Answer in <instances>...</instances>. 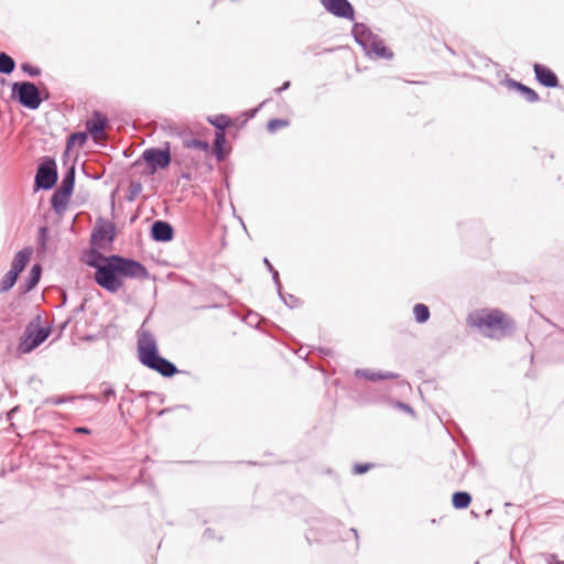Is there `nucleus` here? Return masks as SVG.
<instances>
[{"mask_svg": "<svg viewBox=\"0 0 564 564\" xmlns=\"http://www.w3.org/2000/svg\"><path fill=\"white\" fill-rule=\"evenodd\" d=\"M90 265L96 268V283L111 293H116L122 288V276L143 279L148 275L143 264L120 256H110L105 258L102 263L90 262Z\"/></svg>", "mask_w": 564, "mask_h": 564, "instance_id": "1", "label": "nucleus"}, {"mask_svg": "<svg viewBox=\"0 0 564 564\" xmlns=\"http://www.w3.org/2000/svg\"><path fill=\"white\" fill-rule=\"evenodd\" d=\"M138 358L143 366L158 371L164 377H172L177 372L176 367L171 361L159 355L153 334L144 328L138 330Z\"/></svg>", "mask_w": 564, "mask_h": 564, "instance_id": "2", "label": "nucleus"}, {"mask_svg": "<svg viewBox=\"0 0 564 564\" xmlns=\"http://www.w3.org/2000/svg\"><path fill=\"white\" fill-rule=\"evenodd\" d=\"M470 322L485 336L495 339L508 336L513 329L512 321L500 311L473 315Z\"/></svg>", "mask_w": 564, "mask_h": 564, "instance_id": "3", "label": "nucleus"}, {"mask_svg": "<svg viewBox=\"0 0 564 564\" xmlns=\"http://www.w3.org/2000/svg\"><path fill=\"white\" fill-rule=\"evenodd\" d=\"M352 33L355 40L362 46L368 56L375 58H390L392 56L383 41L375 35L365 24H355Z\"/></svg>", "mask_w": 564, "mask_h": 564, "instance_id": "4", "label": "nucleus"}, {"mask_svg": "<svg viewBox=\"0 0 564 564\" xmlns=\"http://www.w3.org/2000/svg\"><path fill=\"white\" fill-rule=\"evenodd\" d=\"M12 93L19 102L29 109H37L41 105L40 91L33 83H14L12 85Z\"/></svg>", "mask_w": 564, "mask_h": 564, "instance_id": "5", "label": "nucleus"}, {"mask_svg": "<svg viewBox=\"0 0 564 564\" xmlns=\"http://www.w3.org/2000/svg\"><path fill=\"white\" fill-rule=\"evenodd\" d=\"M142 158L154 171L165 169L171 163L170 145L166 143L164 149H148L143 152Z\"/></svg>", "mask_w": 564, "mask_h": 564, "instance_id": "6", "label": "nucleus"}, {"mask_svg": "<svg viewBox=\"0 0 564 564\" xmlns=\"http://www.w3.org/2000/svg\"><path fill=\"white\" fill-rule=\"evenodd\" d=\"M57 181V171L54 161L41 164L35 175V185L39 188L50 189Z\"/></svg>", "mask_w": 564, "mask_h": 564, "instance_id": "7", "label": "nucleus"}, {"mask_svg": "<svg viewBox=\"0 0 564 564\" xmlns=\"http://www.w3.org/2000/svg\"><path fill=\"white\" fill-rule=\"evenodd\" d=\"M324 8L338 18L352 20L355 11L347 0H321Z\"/></svg>", "mask_w": 564, "mask_h": 564, "instance_id": "8", "label": "nucleus"}, {"mask_svg": "<svg viewBox=\"0 0 564 564\" xmlns=\"http://www.w3.org/2000/svg\"><path fill=\"white\" fill-rule=\"evenodd\" d=\"M169 132L171 135L180 137L185 148L197 149L203 152H207L209 150L208 142L189 138L185 128L176 124H170Z\"/></svg>", "mask_w": 564, "mask_h": 564, "instance_id": "9", "label": "nucleus"}, {"mask_svg": "<svg viewBox=\"0 0 564 564\" xmlns=\"http://www.w3.org/2000/svg\"><path fill=\"white\" fill-rule=\"evenodd\" d=\"M107 122L108 119L106 116L99 111H95L93 117L86 121V129L95 140H98L104 137Z\"/></svg>", "mask_w": 564, "mask_h": 564, "instance_id": "10", "label": "nucleus"}, {"mask_svg": "<svg viewBox=\"0 0 564 564\" xmlns=\"http://www.w3.org/2000/svg\"><path fill=\"white\" fill-rule=\"evenodd\" d=\"M48 336V330L44 328H36L28 333V336L21 344L23 352H30L32 349L40 346Z\"/></svg>", "mask_w": 564, "mask_h": 564, "instance_id": "11", "label": "nucleus"}, {"mask_svg": "<svg viewBox=\"0 0 564 564\" xmlns=\"http://www.w3.org/2000/svg\"><path fill=\"white\" fill-rule=\"evenodd\" d=\"M152 238L155 241H170L173 238V228L169 223L156 220L151 229Z\"/></svg>", "mask_w": 564, "mask_h": 564, "instance_id": "12", "label": "nucleus"}, {"mask_svg": "<svg viewBox=\"0 0 564 564\" xmlns=\"http://www.w3.org/2000/svg\"><path fill=\"white\" fill-rule=\"evenodd\" d=\"M534 73L536 79L546 87H556L558 85V80L556 75L547 67L534 64Z\"/></svg>", "mask_w": 564, "mask_h": 564, "instance_id": "13", "label": "nucleus"}, {"mask_svg": "<svg viewBox=\"0 0 564 564\" xmlns=\"http://www.w3.org/2000/svg\"><path fill=\"white\" fill-rule=\"evenodd\" d=\"M69 198H70V195H68L67 193L57 188L51 198V204H52L53 209L57 214L64 213L67 207V204L69 202Z\"/></svg>", "mask_w": 564, "mask_h": 564, "instance_id": "14", "label": "nucleus"}, {"mask_svg": "<svg viewBox=\"0 0 564 564\" xmlns=\"http://www.w3.org/2000/svg\"><path fill=\"white\" fill-rule=\"evenodd\" d=\"M31 254H32V249H30V248H24V249L20 250L13 259L10 270L13 271L14 273L19 274L25 268L26 263L30 260Z\"/></svg>", "mask_w": 564, "mask_h": 564, "instance_id": "15", "label": "nucleus"}, {"mask_svg": "<svg viewBox=\"0 0 564 564\" xmlns=\"http://www.w3.org/2000/svg\"><path fill=\"white\" fill-rule=\"evenodd\" d=\"M508 85L511 88H516L527 101L534 102L539 100V95L530 87H527L516 80H509Z\"/></svg>", "mask_w": 564, "mask_h": 564, "instance_id": "16", "label": "nucleus"}, {"mask_svg": "<svg viewBox=\"0 0 564 564\" xmlns=\"http://www.w3.org/2000/svg\"><path fill=\"white\" fill-rule=\"evenodd\" d=\"M356 376L366 378L371 381L380 380V379H394L398 378V375L393 372H373L368 369H358L356 371Z\"/></svg>", "mask_w": 564, "mask_h": 564, "instance_id": "17", "label": "nucleus"}, {"mask_svg": "<svg viewBox=\"0 0 564 564\" xmlns=\"http://www.w3.org/2000/svg\"><path fill=\"white\" fill-rule=\"evenodd\" d=\"M75 183V171L74 169H69L67 173L64 175L61 186L58 187L61 191L72 195Z\"/></svg>", "mask_w": 564, "mask_h": 564, "instance_id": "18", "label": "nucleus"}, {"mask_svg": "<svg viewBox=\"0 0 564 564\" xmlns=\"http://www.w3.org/2000/svg\"><path fill=\"white\" fill-rule=\"evenodd\" d=\"M471 497L468 492L458 491L453 495V506L456 509H464L469 506Z\"/></svg>", "mask_w": 564, "mask_h": 564, "instance_id": "19", "label": "nucleus"}, {"mask_svg": "<svg viewBox=\"0 0 564 564\" xmlns=\"http://www.w3.org/2000/svg\"><path fill=\"white\" fill-rule=\"evenodd\" d=\"M15 63L11 56L0 53V73L11 74L14 70Z\"/></svg>", "mask_w": 564, "mask_h": 564, "instance_id": "20", "label": "nucleus"}, {"mask_svg": "<svg viewBox=\"0 0 564 564\" xmlns=\"http://www.w3.org/2000/svg\"><path fill=\"white\" fill-rule=\"evenodd\" d=\"M413 313L417 323H425L430 318V310L425 304L414 305Z\"/></svg>", "mask_w": 564, "mask_h": 564, "instance_id": "21", "label": "nucleus"}, {"mask_svg": "<svg viewBox=\"0 0 564 564\" xmlns=\"http://www.w3.org/2000/svg\"><path fill=\"white\" fill-rule=\"evenodd\" d=\"M18 275L19 274L9 270L0 282V292L9 291L14 285L15 281L18 279Z\"/></svg>", "mask_w": 564, "mask_h": 564, "instance_id": "22", "label": "nucleus"}, {"mask_svg": "<svg viewBox=\"0 0 564 564\" xmlns=\"http://www.w3.org/2000/svg\"><path fill=\"white\" fill-rule=\"evenodd\" d=\"M41 276V267L39 264L33 265L31 269L30 278L28 281L26 290H32L40 281Z\"/></svg>", "mask_w": 564, "mask_h": 564, "instance_id": "23", "label": "nucleus"}, {"mask_svg": "<svg viewBox=\"0 0 564 564\" xmlns=\"http://www.w3.org/2000/svg\"><path fill=\"white\" fill-rule=\"evenodd\" d=\"M87 133L86 132H76L69 135L67 140V147H72L74 144H78L79 147L84 145L87 142Z\"/></svg>", "mask_w": 564, "mask_h": 564, "instance_id": "24", "label": "nucleus"}, {"mask_svg": "<svg viewBox=\"0 0 564 564\" xmlns=\"http://www.w3.org/2000/svg\"><path fill=\"white\" fill-rule=\"evenodd\" d=\"M208 120L213 126L217 128V131H225V129L230 124V119L224 115Z\"/></svg>", "mask_w": 564, "mask_h": 564, "instance_id": "25", "label": "nucleus"}, {"mask_svg": "<svg viewBox=\"0 0 564 564\" xmlns=\"http://www.w3.org/2000/svg\"><path fill=\"white\" fill-rule=\"evenodd\" d=\"M115 395V390L110 386H106L101 392V397H88L90 400L107 402Z\"/></svg>", "mask_w": 564, "mask_h": 564, "instance_id": "26", "label": "nucleus"}, {"mask_svg": "<svg viewBox=\"0 0 564 564\" xmlns=\"http://www.w3.org/2000/svg\"><path fill=\"white\" fill-rule=\"evenodd\" d=\"M288 126V121L283 119H272L268 122V130L270 132H275L280 128H284Z\"/></svg>", "mask_w": 564, "mask_h": 564, "instance_id": "27", "label": "nucleus"}, {"mask_svg": "<svg viewBox=\"0 0 564 564\" xmlns=\"http://www.w3.org/2000/svg\"><path fill=\"white\" fill-rule=\"evenodd\" d=\"M225 140H226L225 131H217L216 138H215V148H216L218 159H220V152H221L223 145L225 143Z\"/></svg>", "mask_w": 564, "mask_h": 564, "instance_id": "28", "label": "nucleus"}, {"mask_svg": "<svg viewBox=\"0 0 564 564\" xmlns=\"http://www.w3.org/2000/svg\"><path fill=\"white\" fill-rule=\"evenodd\" d=\"M39 243L41 245V248L44 250L46 246V239H47V229L46 227H41L39 229Z\"/></svg>", "mask_w": 564, "mask_h": 564, "instance_id": "29", "label": "nucleus"}, {"mask_svg": "<svg viewBox=\"0 0 564 564\" xmlns=\"http://www.w3.org/2000/svg\"><path fill=\"white\" fill-rule=\"evenodd\" d=\"M22 70L26 74H29L30 76H39L40 75V69L37 67H34L30 64H22L21 66Z\"/></svg>", "mask_w": 564, "mask_h": 564, "instance_id": "30", "label": "nucleus"}, {"mask_svg": "<svg viewBox=\"0 0 564 564\" xmlns=\"http://www.w3.org/2000/svg\"><path fill=\"white\" fill-rule=\"evenodd\" d=\"M73 398H65V397H50L45 400V403L46 404H55V405H58V404H62L68 400H72Z\"/></svg>", "mask_w": 564, "mask_h": 564, "instance_id": "31", "label": "nucleus"}, {"mask_svg": "<svg viewBox=\"0 0 564 564\" xmlns=\"http://www.w3.org/2000/svg\"><path fill=\"white\" fill-rule=\"evenodd\" d=\"M271 272L273 274V280H274V283H275V285L278 288V291H279V293H281V283H280V280H279V273H278V271L275 269H273V271H271ZM280 296L283 299L285 304H288L290 306H293L292 303H288L286 302V300L282 296V294H280Z\"/></svg>", "mask_w": 564, "mask_h": 564, "instance_id": "32", "label": "nucleus"}, {"mask_svg": "<svg viewBox=\"0 0 564 564\" xmlns=\"http://www.w3.org/2000/svg\"><path fill=\"white\" fill-rule=\"evenodd\" d=\"M370 468V465L369 464H356L354 466V473L355 474H364L366 473L367 470H369Z\"/></svg>", "mask_w": 564, "mask_h": 564, "instance_id": "33", "label": "nucleus"}, {"mask_svg": "<svg viewBox=\"0 0 564 564\" xmlns=\"http://www.w3.org/2000/svg\"><path fill=\"white\" fill-rule=\"evenodd\" d=\"M290 87V82H285L280 88L276 89L278 93L286 90Z\"/></svg>", "mask_w": 564, "mask_h": 564, "instance_id": "34", "label": "nucleus"}, {"mask_svg": "<svg viewBox=\"0 0 564 564\" xmlns=\"http://www.w3.org/2000/svg\"><path fill=\"white\" fill-rule=\"evenodd\" d=\"M75 432L76 433H85V434H88L90 431L86 427H77L75 429Z\"/></svg>", "mask_w": 564, "mask_h": 564, "instance_id": "35", "label": "nucleus"}, {"mask_svg": "<svg viewBox=\"0 0 564 564\" xmlns=\"http://www.w3.org/2000/svg\"><path fill=\"white\" fill-rule=\"evenodd\" d=\"M399 406L401 409H403L404 411L412 413V409L409 405H406L404 403H399Z\"/></svg>", "mask_w": 564, "mask_h": 564, "instance_id": "36", "label": "nucleus"}, {"mask_svg": "<svg viewBox=\"0 0 564 564\" xmlns=\"http://www.w3.org/2000/svg\"><path fill=\"white\" fill-rule=\"evenodd\" d=\"M263 262L270 272L273 271L274 268L272 267V264L270 263V261L267 258H264Z\"/></svg>", "mask_w": 564, "mask_h": 564, "instance_id": "37", "label": "nucleus"}, {"mask_svg": "<svg viewBox=\"0 0 564 564\" xmlns=\"http://www.w3.org/2000/svg\"><path fill=\"white\" fill-rule=\"evenodd\" d=\"M558 564H564V562H561V563H558Z\"/></svg>", "mask_w": 564, "mask_h": 564, "instance_id": "38", "label": "nucleus"}]
</instances>
